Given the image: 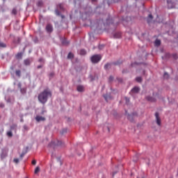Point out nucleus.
Segmentation results:
<instances>
[{"mask_svg": "<svg viewBox=\"0 0 178 178\" xmlns=\"http://www.w3.org/2000/svg\"><path fill=\"white\" fill-rule=\"evenodd\" d=\"M52 97V92L49 89H45L44 91L41 92L38 95V101L40 104L45 105L48 101V98Z\"/></svg>", "mask_w": 178, "mask_h": 178, "instance_id": "1", "label": "nucleus"}, {"mask_svg": "<svg viewBox=\"0 0 178 178\" xmlns=\"http://www.w3.org/2000/svg\"><path fill=\"white\" fill-rule=\"evenodd\" d=\"M63 142H62V140H57L56 142L51 141L49 145V147L50 148H56V147H60V145H63Z\"/></svg>", "mask_w": 178, "mask_h": 178, "instance_id": "2", "label": "nucleus"}, {"mask_svg": "<svg viewBox=\"0 0 178 178\" xmlns=\"http://www.w3.org/2000/svg\"><path fill=\"white\" fill-rule=\"evenodd\" d=\"M101 59H102V57L99 54L93 55L90 58L92 63H98V62H99Z\"/></svg>", "mask_w": 178, "mask_h": 178, "instance_id": "3", "label": "nucleus"}, {"mask_svg": "<svg viewBox=\"0 0 178 178\" xmlns=\"http://www.w3.org/2000/svg\"><path fill=\"white\" fill-rule=\"evenodd\" d=\"M155 118H156V124H158V126H161V118L159 117V113H155Z\"/></svg>", "mask_w": 178, "mask_h": 178, "instance_id": "4", "label": "nucleus"}, {"mask_svg": "<svg viewBox=\"0 0 178 178\" xmlns=\"http://www.w3.org/2000/svg\"><path fill=\"white\" fill-rule=\"evenodd\" d=\"M8 156V149H3L1 154V159H3Z\"/></svg>", "mask_w": 178, "mask_h": 178, "instance_id": "5", "label": "nucleus"}, {"mask_svg": "<svg viewBox=\"0 0 178 178\" xmlns=\"http://www.w3.org/2000/svg\"><path fill=\"white\" fill-rule=\"evenodd\" d=\"M137 116V113H133L132 114L128 115V119L130 122H134V118Z\"/></svg>", "mask_w": 178, "mask_h": 178, "instance_id": "6", "label": "nucleus"}, {"mask_svg": "<svg viewBox=\"0 0 178 178\" xmlns=\"http://www.w3.org/2000/svg\"><path fill=\"white\" fill-rule=\"evenodd\" d=\"M46 31H47V33H52V31H54V28L52 27V26L51 25V24H48L46 26Z\"/></svg>", "mask_w": 178, "mask_h": 178, "instance_id": "7", "label": "nucleus"}, {"mask_svg": "<svg viewBox=\"0 0 178 178\" xmlns=\"http://www.w3.org/2000/svg\"><path fill=\"white\" fill-rule=\"evenodd\" d=\"M35 120L38 122H45V118L40 115H37L35 117Z\"/></svg>", "mask_w": 178, "mask_h": 178, "instance_id": "8", "label": "nucleus"}, {"mask_svg": "<svg viewBox=\"0 0 178 178\" xmlns=\"http://www.w3.org/2000/svg\"><path fill=\"white\" fill-rule=\"evenodd\" d=\"M146 99L149 102H156V99L155 97H150V96H147Z\"/></svg>", "mask_w": 178, "mask_h": 178, "instance_id": "9", "label": "nucleus"}, {"mask_svg": "<svg viewBox=\"0 0 178 178\" xmlns=\"http://www.w3.org/2000/svg\"><path fill=\"white\" fill-rule=\"evenodd\" d=\"M24 63L25 66H30V65L31 63V60H30V59L27 58L24 60Z\"/></svg>", "mask_w": 178, "mask_h": 178, "instance_id": "10", "label": "nucleus"}, {"mask_svg": "<svg viewBox=\"0 0 178 178\" xmlns=\"http://www.w3.org/2000/svg\"><path fill=\"white\" fill-rule=\"evenodd\" d=\"M76 90L79 91V92H83V91H84V86H78Z\"/></svg>", "mask_w": 178, "mask_h": 178, "instance_id": "11", "label": "nucleus"}, {"mask_svg": "<svg viewBox=\"0 0 178 178\" xmlns=\"http://www.w3.org/2000/svg\"><path fill=\"white\" fill-rule=\"evenodd\" d=\"M122 37V33L117 32L114 34V38H120Z\"/></svg>", "mask_w": 178, "mask_h": 178, "instance_id": "12", "label": "nucleus"}, {"mask_svg": "<svg viewBox=\"0 0 178 178\" xmlns=\"http://www.w3.org/2000/svg\"><path fill=\"white\" fill-rule=\"evenodd\" d=\"M138 91H140V88L138 87H134L132 90H131V92H134L135 94L138 92Z\"/></svg>", "mask_w": 178, "mask_h": 178, "instance_id": "13", "label": "nucleus"}, {"mask_svg": "<svg viewBox=\"0 0 178 178\" xmlns=\"http://www.w3.org/2000/svg\"><path fill=\"white\" fill-rule=\"evenodd\" d=\"M154 44L156 45V47H159V45H161V40L156 39L154 42Z\"/></svg>", "mask_w": 178, "mask_h": 178, "instance_id": "14", "label": "nucleus"}, {"mask_svg": "<svg viewBox=\"0 0 178 178\" xmlns=\"http://www.w3.org/2000/svg\"><path fill=\"white\" fill-rule=\"evenodd\" d=\"M22 56H23V54L22 53H17L16 55L17 59H22Z\"/></svg>", "mask_w": 178, "mask_h": 178, "instance_id": "15", "label": "nucleus"}, {"mask_svg": "<svg viewBox=\"0 0 178 178\" xmlns=\"http://www.w3.org/2000/svg\"><path fill=\"white\" fill-rule=\"evenodd\" d=\"M73 58H74V55L72 53H69L67 55V58L68 59H73Z\"/></svg>", "mask_w": 178, "mask_h": 178, "instance_id": "16", "label": "nucleus"}, {"mask_svg": "<svg viewBox=\"0 0 178 178\" xmlns=\"http://www.w3.org/2000/svg\"><path fill=\"white\" fill-rule=\"evenodd\" d=\"M0 48H6V44L3 43V42L0 41Z\"/></svg>", "mask_w": 178, "mask_h": 178, "instance_id": "17", "label": "nucleus"}, {"mask_svg": "<svg viewBox=\"0 0 178 178\" xmlns=\"http://www.w3.org/2000/svg\"><path fill=\"white\" fill-rule=\"evenodd\" d=\"M153 19L152 15H149L147 18V23H151V20Z\"/></svg>", "mask_w": 178, "mask_h": 178, "instance_id": "18", "label": "nucleus"}, {"mask_svg": "<svg viewBox=\"0 0 178 178\" xmlns=\"http://www.w3.org/2000/svg\"><path fill=\"white\" fill-rule=\"evenodd\" d=\"M79 54L80 55H86L87 51L85 49H81Z\"/></svg>", "mask_w": 178, "mask_h": 178, "instance_id": "19", "label": "nucleus"}, {"mask_svg": "<svg viewBox=\"0 0 178 178\" xmlns=\"http://www.w3.org/2000/svg\"><path fill=\"white\" fill-rule=\"evenodd\" d=\"M15 74L16 76H17L18 77H20L21 74H22V72L20 70H16L15 71Z\"/></svg>", "mask_w": 178, "mask_h": 178, "instance_id": "20", "label": "nucleus"}, {"mask_svg": "<svg viewBox=\"0 0 178 178\" xmlns=\"http://www.w3.org/2000/svg\"><path fill=\"white\" fill-rule=\"evenodd\" d=\"M136 80L138 83H141L143 81V78H141L140 76H138L136 78Z\"/></svg>", "mask_w": 178, "mask_h": 178, "instance_id": "21", "label": "nucleus"}, {"mask_svg": "<svg viewBox=\"0 0 178 178\" xmlns=\"http://www.w3.org/2000/svg\"><path fill=\"white\" fill-rule=\"evenodd\" d=\"M26 154H27V152H22V153L19 156L20 159H23V156H24Z\"/></svg>", "mask_w": 178, "mask_h": 178, "instance_id": "22", "label": "nucleus"}, {"mask_svg": "<svg viewBox=\"0 0 178 178\" xmlns=\"http://www.w3.org/2000/svg\"><path fill=\"white\" fill-rule=\"evenodd\" d=\"M164 79H169V74L165 72L163 75Z\"/></svg>", "mask_w": 178, "mask_h": 178, "instance_id": "23", "label": "nucleus"}, {"mask_svg": "<svg viewBox=\"0 0 178 178\" xmlns=\"http://www.w3.org/2000/svg\"><path fill=\"white\" fill-rule=\"evenodd\" d=\"M108 67H111V63H107L104 65V69H108Z\"/></svg>", "mask_w": 178, "mask_h": 178, "instance_id": "24", "label": "nucleus"}, {"mask_svg": "<svg viewBox=\"0 0 178 178\" xmlns=\"http://www.w3.org/2000/svg\"><path fill=\"white\" fill-rule=\"evenodd\" d=\"M20 92L22 94H26V88H21Z\"/></svg>", "mask_w": 178, "mask_h": 178, "instance_id": "25", "label": "nucleus"}, {"mask_svg": "<svg viewBox=\"0 0 178 178\" xmlns=\"http://www.w3.org/2000/svg\"><path fill=\"white\" fill-rule=\"evenodd\" d=\"M7 136H8V137H12V136H13V134L12 133V131H8V132L7 133Z\"/></svg>", "mask_w": 178, "mask_h": 178, "instance_id": "26", "label": "nucleus"}, {"mask_svg": "<svg viewBox=\"0 0 178 178\" xmlns=\"http://www.w3.org/2000/svg\"><path fill=\"white\" fill-rule=\"evenodd\" d=\"M55 13L57 16H60V12L58 10H56Z\"/></svg>", "mask_w": 178, "mask_h": 178, "instance_id": "27", "label": "nucleus"}, {"mask_svg": "<svg viewBox=\"0 0 178 178\" xmlns=\"http://www.w3.org/2000/svg\"><path fill=\"white\" fill-rule=\"evenodd\" d=\"M38 172H40V167H36V168L35 169V173L37 174L38 173Z\"/></svg>", "mask_w": 178, "mask_h": 178, "instance_id": "28", "label": "nucleus"}, {"mask_svg": "<svg viewBox=\"0 0 178 178\" xmlns=\"http://www.w3.org/2000/svg\"><path fill=\"white\" fill-rule=\"evenodd\" d=\"M63 44L64 45H69V42H67L66 40H63Z\"/></svg>", "mask_w": 178, "mask_h": 178, "instance_id": "29", "label": "nucleus"}, {"mask_svg": "<svg viewBox=\"0 0 178 178\" xmlns=\"http://www.w3.org/2000/svg\"><path fill=\"white\" fill-rule=\"evenodd\" d=\"M38 6H42V1H38Z\"/></svg>", "mask_w": 178, "mask_h": 178, "instance_id": "30", "label": "nucleus"}, {"mask_svg": "<svg viewBox=\"0 0 178 178\" xmlns=\"http://www.w3.org/2000/svg\"><path fill=\"white\" fill-rule=\"evenodd\" d=\"M13 162H15V163H19V159H14Z\"/></svg>", "mask_w": 178, "mask_h": 178, "instance_id": "31", "label": "nucleus"}, {"mask_svg": "<svg viewBox=\"0 0 178 178\" xmlns=\"http://www.w3.org/2000/svg\"><path fill=\"white\" fill-rule=\"evenodd\" d=\"M12 13L13 15H16L17 13V11L16 10V9H13V11H12Z\"/></svg>", "mask_w": 178, "mask_h": 178, "instance_id": "32", "label": "nucleus"}, {"mask_svg": "<svg viewBox=\"0 0 178 178\" xmlns=\"http://www.w3.org/2000/svg\"><path fill=\"white\" fill-rule=\"evenodd\" d=\"M125 101L127 104H129V102H130V99H129L128 97H125Z\"/></svg>", "mask_w": 178, "mask_h": 178, "instance_id": "33", "label": "nucleus"}, {"mask_svg": "<svg viewBox=\"0 0 178 178\" xmlns=\"http://www.w3.org/2000/svg\"><path fill=\"white\" fill-rule=\"evenodd\" d=\"M172 58H173L174 59H177V54H173V55H172Z\"/></svg>", "mask_w": 178, "mask_h": 178, "instance_id": "34", "label": "nucleus"}, {"mask_svg": "<svg viewBox=\"0 0 178 178\" xmlns=\"http://www.w3.org/2000/svg\"><path fill=\"white\" fill-rule=\"evenodd\" d=\"M17 87H18V88H19V89L21 90V88H22V83H19L17 84Z\"/></svg>", "mask_w": 178, "mask_h": 178, "instance_id": "35", "label": "nucleus"}, {"mask_svg": "<svg viewBox=\"0 0 178 178\" xmlns=\"http://www.w3.org/2000/svg\"><path fill=\"white\" fill-rule=\"evenodd\" d=\"M37 163V161L33 160L32 161V165H35Z\"/></svg>", "mask_w": 178, "mask_h": 178, "instance_id": "36", "label": "nucleus"}, {"mask_svg": "<svg viewBox=\"0 0 178 178\" xmlns=\"http://www.w3.org/2000/svg\"><path fill=\"white\" fill-rule=\"evenodd\" d=\"M0 107L1 108H4L5 107V104L0 103Z\"/></svg>", "mask_w": 178, "mask_h": 178, "instance_id": "37", "label": "nucleus"}, {"mask_svg": "<svg viewBox=\"0 0 178 178\" xmlns=\"http://www.w3.org/2000/svg\"><path fill=\"white\" fill-rule=\"evenodd\" d=\"M112 80H113V76H110L109 77V81H112Z\"/></svg>", "mask_w": 178, "mask_h": 178, "instance_id": "38", "label": "nucleus"}, {"mask_svg": "<svg viewBox=\"0 0 178 178\" xmlns=\"http://www.w3.org/2000/svg\"><path fill=\"white\" fill-rule=\"evenodd\" d=\"M167 3L168 5H170V3H172V1H167Z\"/></svg>", "mask_w": 178, "mask_h": 178, "instance_id": "39", "label": "nucleus"}, {"mask_svg": "<svg viewBox=\"0 0 178 178\" xmlns=\"http://www.w3.org/2000/svg\"><path fill=\"white\" fill-rule=\"evenodd\" d=\"M58 6H59L60 9H63V8H62V4H59Z\"/></svg>", "mask_w": 178, "mask_h": 178, "instance_id": "40", "label": "nucleus"}, {"mask_svg": "<svg viewBox=\"0 0 178 178\" xmlns=\"http://www.w3.org/2000/svg\"><path fill=\"white\" fill-rule=\"evenodd\" d=\"M37 67L38 69H41V67H42V65H38Z\"/></svg>", "mask_w": 178, "mask_h": 178, "instance_id": "41", "label": "nucleus"}, {"mask_svg": "<svg viewBox=\"0 0 178 178\" xmlns=\"http://www.w3.org/2000/svg\"><path fill=\"white\" fill-rule=\"evenodd\" d=\"M67 130L66 129H63V132H62V134H63V133H66Z\"/></svg>", "mask_w": 178, "mask_h": 178, "instance_id": "42", "label": "nucleus"}, {"mask_svg": "<svg viewBox=\"0 0 178 178\" xmlns=\"http://www.w3.org/2000/svg\"><path fill=\"white\" fill-rule=\"evenodd\" d=\"M43 61H44V60L42 58L39 59V62H43Z\"/></svg>", "mask_w": 178, "mask_h": 178, "instance_id": "43", "label": "nucleus"}, {"mask_svg": "<svg viewBox=\"0 0 178 178\" xmlns=\"http://www.w3.org/2000/svg\"><path fill=\"white\" fill-rule=\"evenodd\" d=\"M104 98H105L106 101H108V98L106 97V96H104Z\"/></svg>", "mask_w": 178, "mask_h": 178, "instance_id": "44", "label": "nucleus"}, {"mask_svg": "<svg viewBox=\"0 0 178 178\" xmlns=\"http://www.w3.org/2000/svg\"><path fill=\"white\" fill-rule=\"evenodd\" d=\"M44 112H45V111H42V113H41V114H42V115H44Z\"/></svg>", "mask_w": 178, "mask_h": 178, "instance_id": "45", "label": "nucleus"}, {"mask_svg": "<svg viewBox=\"0 0 178 178\" xmlns=\"http://www.w3.org/2000/svg\"><path fill=\"white\" fill-rule=\"evenodd\" d=\"M62 19H65V16L64 15H61Z\"/></svg>", "mask_w": 178, "mask_h": 178, "instance_id": "46", "label": "nucleus"}, {"mask_svg": "<svg viewBox=\"0 0 178 178\" xmlns=\"http://www.w3.org/2000/svg\"><path fill=\"white\" fill-rule=\"evenodd\" d=\"M97 0H92V2H96Z\"/></svg>", "mask_w": 178, "mask_h": 178, "instance_id": "47", "label": "nucleus"}, {"mask_svg": "<svg viewBox=\"0 0 178 178\" xmlns=\"http://www.w3.org/2000/svg\"><path fill=\"white\" fill-rule=\"evenodd\" d=\"M17 127V125H14V127Z\"/></svg>", "mask_w": 178, "mask_h": 178, "instance_id": "48", "label": "nucleus"}, {"mask_svg": "<svg viewBox=\"0 0 178 178\" xmlns=\"http://www.w3.org/2000/svg\"><path fill=\"white\" fill-rule=\"evenodd\" d=\"M11 129H13V127H11Z\"/></svg>", "mask_w": 178, "mask_h": 178, "instance_id": "49", "label": "nucleus"}]
</instances>
